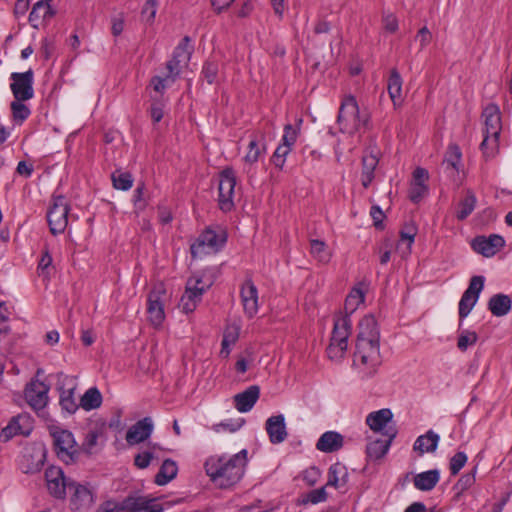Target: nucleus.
<instances>
[{
    "label": "nucleus",
    "instance_id": "nucleus-13",
    "mask_svg": "<svg viewBox=\"0 0 512 512\" xmlns=\"http://www.w3.org/2000/svg\"><path fill=\"white\" fill-rule=\"evenodd\" d=\"M33 76L32 69L23 73L14 72L11 74L12 83L10 88L16 100L27 101L33 98Z\"/></svg>",
    "mask_w": 512,
    "mask_h": 512
},
{
    "label": "nucleus",
    "instance_id": "nucleus-60",
    "mask_svg": "<svg viewBox=\"0 0 512 512\" xmlns=\"http://www.w3.org/2000/svg\"><path fill=\"white\" fill-rule=\"evenodd\" d=\"M153 459V453L150 451H143L139 454H137L134 458V464L140 468L144 469L147 468Z\"/></svg>",
    "mask_w": 512,
    "mask_h": 512
},
{
    "label": "nucleus",
    "instance_id": "nucleus-55",
    "mask_svg": "<svg viewBox=\"0 0 512 512\" xmlns=\"http://www.w3.org/2000/svg\"><path fill=\"white\" fill-rule=\"evenodd\" d=\"M428 187L426 184L411 183L409 189V199L413 203H419L421 199L427 194Z\"/></svg>",
    "mask_w": 512,
    "mask_h": 512
},
{
    "label": "nucleus",
    "instance_id": "nucleus-50",
    "mask_svg": "<svg viewBox=\"0 0 512 512\" xmlns=\"http://www.w3.org/2000/svg\"><path fill=\"white\" fill-rule=\"evenodd\" d=\"M348 477L349 472L346 465L336 462L330 466L327 480H347Z\"/></svg>",
    "mask_w": 512,
    "mask_h": 512
},
{
    "label": "nucleus",
    "instance_id": "nucleus-64",
    "mask_svg": "<svg viewBox=\"0 0 512 512\" xmlns=\"http://www.w3.org/2000/svg\"><path fill=\"white\" fill-rule=\"evenodd\" d=\"M383 24L387 32L395 33L398 30V20L393 14L385 15L383 17Z\"/></svg>",
    "mask_w": 512,
    "mask_h": 512
},
{
    "label": "nucleus",
    "instance_id": "nucleus-43",
    "mask_svg": "<svg viewBox=\"0 0 512 512\" xmlns=\"http://www.w3.org/2000/svg\"><path fill=\"white\" fill-rule=\"evenodd\" d=\"M499 137L500 136H491L488 138V134H484L480 149L486 158L493 157L497 154L499 149Z\"/></svg>",
    "mask_w": 512,
    "mask_h": 512
},
{
    "label": "nucleus",
    "instance_id": "nucleus-37",
    "mask_svg": "<svg viewBox=\"0 0 512 512\" xmlns=\"http://www.w3.org/2000/svg\"><path fill=\"white\" fill-rule=\"evenodd\" d=\"M265 149V143L261 144L256 135L252 136L248 144V151L244 157L245 163L250 165L256 163Z\"/></svg>",
    "mask_w": 512,
    "mask_h": 512
},
{
    "label": "nucleus",
    "instance_id": "nucleus-42",
    "mask_svg": "<svg viewBox=\"0 0 512 512\" xmlns=\"http://www.w3.org/2000/svg\"><path fill=\"white\" fill-rule=\"evenodd\" d=\"M189 41L190 38L188 36H185L177 45L173 52L172 58L175 59L182 66L186 65L190 60L191 51L188 48Z\"/></svg>",
    "mask_w": 512,
    "mask_h": 512
},
{
    "label": "nucleus",
    "instance_id": "nucleus-53",
    "mask_svg": "<svg viewBox=\"0 0 512 512\" xmlns=\"http://www.w3.org/2000/svg\"><path fill=\"white\" fill-rule=\"evenodd\" d=\"M144 192H145V184L144 183L138 184L137 188L134 190L132 202H133L134 208L137 212H142L147 207V201L144 198Z\"/></svg>",
    "mask_w": 512,
    "mask_h": 512
},
{
    "label": "nucleus",
    "instance_id": "nucleus-49",
    "mask_svg": "<svg viewBox=\"0 0 512 512\" xmlns=\"http://www.w3.org/2000/svg\"><path fill=\"white\" fill-rule=\"evenodd\" d=\"M327 498V493L325 491V487H320L314 490H311L302 495L301 503L302 504H317L319 502L325 501Z\"/></svg>",
    "mask_w": 512,
    "mask_h": 512
},
{
    "label": "nucleus",
    "instance_id": "nucleus-51",
    "mask_svg": "<svg viewBox=\"0 0 512 512\" xmlns=\"http://www.w3.org/2000/svg\"><path fill=\"white\" fill-rule=\"evenodd\" d=\"M52 265V256L49 251L46 249L43 251L42 256L38 262L37 273L44 280H49V271L48 269Z\"/></svg>",
    "mask_w": 512,
    "mask_h": 512
},
{
    "label": "nucleus",
    "instance_id": "nucleus-41",
    "mask_svg": "<svg viewBox=\"0 0 512 512\" xmlns=\"http://www.w3.org/2000/svg\"><path fill=\"white\" fill-rule=\"evenodd\" d=\"M178 466L174 460L166 459L162 463L154 480H173L177 476Z\"/></svg>",
    "mask_w": 512,
    "mask_h": 512
},
{
    "label": "nucleus",
    "instance_id": "nucleus-20",
    "mask_svg": "<svg viewBox=\"0 0 512 512\" xmlns=\"http://www.w3.org/2000/svg\"><path fill=\"white\" fill-rule=\"evenodd\" d=\"M30 417L27 414H20L13 417L8 425L2 429L1 436L8 440L15 435L27 436L30 434Z\"/></svg>",
    "mask_w": 512,
    "mask_h": 512
},
{
    "label": "nucleus",
    "instance_id": "nucleus-19",
    "mask_svg": "<svg viewBox=\"0 0 512 512\" xmlns=\"http://www.w3.org/2000/svg\"><path fill=\"white\" fill-rule=\"evenodd\" d=\"M383 434L387 437L386 440L377 439L368 443L366 454L369 459L378 460L388 452L392 441L397 435V430L395 428H388Z\"/></svg>",
    "mask_w": 512,
    "mask_h": 512
},
{
    "label": "nucleus",
    "instance_id": "nucleus-28",
    "mask_svg": "<svg viewBox=\"0 0 512 512\" xmlns=\"http://www.w3.org/2000/svg\"><path fill=\"white\" fill-rule=\"evenodd\" d=\"M393 413L388 408H383L378 411L371 412L366 417V424L374 432H381L392 420Z\"/></svg>",
    "mask_w": 512,
    "mask_h": 512
},
{
    "label": "nucleus",
    "instance_id": "nucleus-46",
    "mask_svg": "<svg viewBox=\"0 0 512 512\" xmlns=\"http://www.w3.org/2000/svg\"><path fill=\"white\" fill-rule=\"evenodd\" d=\"M23 102L16 99L11 102L12 117L15 122L22 123L30 116L31 111Z\"/></svg>",
    "mask_w": 512,
    "mask_h": 512
},
{
    "label": "nucleus",
    "instance_id": "nucleus-23",
    "mask_svg": "<svg viewBox=\"0 0 512 512\" xmlns=\"http://www.w3.org/2000/svg\"><path fill=\"white\" fill-rule=\"evenodd\" d=\"M344 445L343 436L336 431L324 432L316 443V449L324 453L339 451Z\"/></svg>",
    "mask_w": 512,
    "mask_h": 512
},
{
    "label": "nucleus",
    "instance_id": "nucleus-14",
    "mask_svg": "<svg viewBox=\"0 0 512 512\" xmlns=\"http://www.w3.org/2000/svg\"><path fill=\"white\" fill-rule=\"evenodd\" d=\"M505 246V240L498 234H491L489 236H476L472 242V249L484 257H493Z\"/></svg>",
    "mask_w": 512,
    "mask_h": 512
},
{
    "label": "nucleus",
    "instance_id": "nucleus-7",
    "mask_svg": "<svg viewBox=\"0 0 512 512\" xmlns=\"http://www.w3.org/2000/svg\"><path fill=\"white\" fill-rule=\"evenodd\" d=\"M49 432L57 457L66 464L74 463L79 458L80 448L72 432L60 427H53Z\"/></svg>",
    "mask_w": 512,
    "mask_h": 512
},
{
    "label": "nucleus",
    "instance_id": "nucleus-29",
    "mask_svg": "<svg viewBox=\"0 0 512 512\" xmlns=\"http://www.w3.org/2000/svg\"><path fill=\"white\" fill-rule=\"evenodd\" d=\"M476 205L477 198L475 193L471 189H467L464 197L457 204L455 217L459 221H464L471 215Z\"/></svg>",
    "mask_w": 512,
    "mask_h": 512
},
{
    "label": "nucleus",
    "instance_id": "nucleus-6",
    "mask_svg": "<svg viewBox=\"0 0 512 512\" xmlns=\"http://www.w3.org/2000/svg\"><path fill=\"white\" fill-rule=\"evenodd\" d=\"M354 364L362 367L366 376L374 375L382 364L379 341H357Z\"/></svg>",
    "mask_w": 512,
    "mask_h": 512
},
{
    "label": "nucleus",
    "instance_id": "nucleus-58",
    "mask_svg": "<svg viewBox=\"0 0 512 512\" xmlns=\"http://www.w3.org/2000/svg\"><path fill=\"white\" fill-rule=\"evenodd\" d=\"M322 476V471L317 466H310L303 470L295 480H318Z\"/></svg>",
    "mask_w": 512,
    "mask_h": 512
},
{
    "label": "nucleus",
    "instance_id": "nucleus-22",
    "mask_svg": "<svg viewBox=\"0 0 512 512\" xmlns=\"http://www.w3.org/2000/svg\"><path fill=\"white\" fill-rule=\"evenodd\" d=\"M260 396V388L257 385L248 387L245 391L234 396L236 409L241 413L249 412Z\"/></svg>",
    "mask_w": 512,
    "mask_h": 512
},
{
    "label": "nucleus",
    "instance_id": "nucleus-35",
    "mask_svg": "<svg viewBox=\"0 0 512 512\" xmlns=\"http://www.w3.org/2000/svg\"><path fill=\"white\" fill-rule=\"evenodd\" d=\"M186 284L194 290L200 289L201 294H204L213 285V279L206 272H197L188 278Z\"/></svg>",
    "mask_w": 512,
    "mask_h": 512
},
{
    "label": "nucleus",
    "instance_id": "nucleus-24",
    "mask_svg": "<svg viewBox=\"0 0 512 512\" xmlns=\"http://www.w3.org/2000/svg\"><path fill=\"white\" fill-rule=\"evenodd\" d=\"M379 341L380 331L373 315L364 316L359 322L357 341Z\"/></svg>",
    "mask_w": 512,
    "mask_h": 512
},
{
    "label": "nucleus",
    "instance_id": "nucleus-18",
    "mask_svg": "<svg viewBox=\"0 0 512 512\" xmlns=\"http://www.w3.org/2000/svg\"><path fill=\"white\" fill-rule=\"evenodd\" d=\"M265 429L272 444H280L284 442L288 436L283 414L269 417L266 420Z\"/></svg>",
    "mask_w": 512,
    "mask_h": 512
},
{
    "label": "nucleus",
    "instance_id": "nucleus-21",
    "mask_svg": "<svg viewBox=\"0 0 512 512\" xmlns=\"http://www.w3.org/2000/svg\"><path fill=\"white\" fill-rule=\"evenodd\" d=\"M70 485V491H73L71 495V509L73 510H83L89 508L93 503V494L92 492L84 485L78 483L77 485Z\"/></svg>",
    "mask_w": 512,
    "mask_h": 512
},
{
    "label": "nucleus",
    "instance_id": "nucleus-54",
    "mask_svg": "<svg viewBox=\"0 0 512 512\" xmlns=\"http://www.w3.org/2000/svg\"><path fill=\"white\" fill-rule=\"evenodd\" d=\"M299 135V127H294L291 124L284 126V134L282 135L281 143L293 147Z\"/></svg>",
    "mask_w": 512,
    "mask_h": 512
},
{
    "label": "nucleus",
    "instance_id": "nucleus-11",
    "mask_svg": "<svg viewBox=\"0 0 512 512\" xmlns=\"http://www.w3.org/2000/svg\"><path fill=\"white\" fill-rule=\"evenodd\" d=\"M484 283L485 278L481 275L473 276L470 279L468 288L462 294L458 305V313L461 321L469 315L473 307L476 305L480 293L484 288Z\"/></svg>",
    "mask_w": 512,
    "mask_h": 512
},
{
    "label": "nucleus",
    "instance_id": "nucleus-34",
    "mask_svg": "<svg viewBox=\"0 0 512 512\" xmlns=\"http://www.w3.org/2000/svg\"><path fill=\"white\" fill-rule=\"evenodd\" d=\"M310 253L320 263H328L331 259V252L326 243L322 240L312 239L310 241Z\"/></svg>",
    "mask_w": 512,
    "mask_h": 512
},
{
    "label": "nucleus",
    "instance_id": "nucleus-31",
    "mask_svg": "<svg viewBox=\"0 0 512 512\" xmlns=\"http://www.w3.org/2000/svg\"><path fill=\"white\" fill-rule=\"evenodd\" d=\"M402 84L403 80L400 73L396 68H392L387 83V90L394 106L402 103Z\"/></svg>",
    "mask_w": 512,
    "mask_h": 512
},
{
    "label": "nucleus",
    "instance_id": "nucleus-16",
    "mask_svg": "<svg viewBox=\"0 0 512 512\" xmlns=\"http://www.w3.org/2000/svg\"><path fill=\"white\" fill-rule=\"evenodd\" d=\"M482 117L484 119L483 134H488V138L491 136H500L502 122L498 105L494 103L487 105L482 112Z\"/></svg>",
    "mask_w": 512,
    "mask_h": 512
},
{
    "label": "nucleus",
    "instance_id": "nucleus-33",
    "mask_svg": "<svg viewBox=\"0 0 512 512\" xmlns=\"http://www.w3.org/2000/svg\"><path fill=\"white\" fill-rule=\"evenodd\" d=\"M102 395L96 387L89 388L80 399V406L86 410H94L101 406Z\"/></svg>",
    "mask_w": 512,
    "mask_h": 512
},
{
    "label": "nucleus",
    "instance_id": "nucleus-38",
    "mask_svg": "<svg viewBox=\"0 0 512 512\" xmlns=\"http://www.w3.org/2000/svg\"><path fill=\"white\" fill-rule=\"evenodd\" d=\"M365 300L364 292L360 288H353L345 300V315L352 314Z\"/></svg>",
    "mask_w": 512,
    "mask_h": 512
},
{
    "label": "nucleus",
    "instance_id": "nucleus-15",
    "mask_svg": "<svg viewBox=\"0 0 512 512\" xmlns=\"http://www.w3.org/2000/svg\"><path fill=\"white\" fill-rule=\"evenodd\" d=\"M240 297L244 313L248 318H253L259 309L258 289L251 278L246 279L240 288Z\"/></svg>",
    "mask_w": 512,
    "mask_h": 512
},
{
    "label": "nucleus",
    "instance_id": "nucleus-36",
    "mask_svg": "<svg viewBox=\"0 0 512 512\" xmlns=\"http://www.w3.org/2000/svg\"><path fill=\"white\" fill-rule=\"evenodd\" d=\"M462 153L457 144H450L447 148L443 165H446V169H451L453 172H458L459 165L461 162Z\"/></svg>",
    "mask_w": 512,
    "mask_h": 512
},
{
    "label": "nucleus",
    "instance_id": "nucleus-4",
    "mask_svg": "<svg viewBox=\"0 0 512 512\" xmlns=\"http://www.w3.org/2000/svg\"><path fill=\"white\" fill-rule=\"evenodd\" d=\"M227 238L226 230L221 227L206 228L190 246L192 257L198 258L219 252L225 246Z\"/></svg>",
    "mask_w": 512,
    "mask_h": 512
},
{
    "label": "nucleus",
    "instance_id": "nucleus-47",
    "mask_svg": "<svg viewBox=\"0 0 512 512\" xmlns=\"http://www.w3.org/2000/svg\"><path fill=\"white\" fill-rule=\"evenodd\" d=\"M47 489L51 496L56 499L64 500L66 498V491L70 489V485L75 482H46Z\"/></svg>",
    "mask_w": 512,
    "mask_h": 512
},
{
    "label": "nucleus",
    "instance_id": "nucleus-30",
    "mask_svg": "<svg viewBox=\"0 0 512 512\" xmlns=\"http://www.w3.org/2000/svg\"><path fill=\"white\" fill-rule=\"evenodd\" d=\"M203 294L200 289L194 290L186 284L185 291L180 299L179 307L186 314L192 313L202 300Z\"/></svg>",
    "mask_w": 512,
    "mask_h": 512
},
{
    "label": "nucleus",
    "instance_id": "nucleus-39",
    "mask_svg": "<svg viewBox=\"0 0 512 512\" xmlns=\"http://www.w3.org/2000/svg\"><path fill=\"white\" fill-rule=\"evenodd\" d=\"M75 387H71L68 389H61L59 404L62 410L68 412L69 414H73L78 409L79 405L77 404L74 397Z\"/></svg>",
    "mask_w": 512,
    "mask_h": 512
},
{
    "label": "nucleus",
    "instance_id": "nucleus-40",
    "mask_svg": "<svg viewBox=\"0 0 512 512\" xmlns=\"http://www.w3.org/2000/svg\"><path fill=\"white\" fill-rule=\"evenodd\" d=\"M113 187L117 190L127 191L133 186V177L130 172L116 170L111 174Z\"/></svg>",
    "mask_w": 512,
    "mask_h": 512
},
{
    "label": "nucleus",
    "instance_id": "nucleus-17",
    "mask_svg": "<svg viewBox=\"0 0 512 512\" xmlns=\"http://www.w3.org/2000/svg\"><path fill=\"white\" fill-rule=\"evenodd\" d=\"M153 432V421L145 417L132 425L126 433V441L129 445H135L147 440Z\"/></svg>",
    "mask_w": 512,
    "mask_h": 512
},
{
    "label": "nucleus",
    "instance_id": "nucleus-59",
    "mask_svg": "<svg viewBox=\"0 0 512 512\" xmlns=\"http://www.w3.org/2000/svg\"><path fill=\"white\" fill-rule=\"evenodd\" d=\"M182 65L180 63H178L175 59L171 58L167 63H166V69L168 71V75H169V78H170V82L171 83H174V81L176 80V78L180 75L181 73V69H182Z\"/></svg>",
    "mask_w": 512,
    "mask_h": 512
},
{
    "label": "nucleus",
    "instance_id": "nucleus-52",
    "mask_svg": "<svg viewBox=\"0 0 512 512\" xmlns=\"http://www.w3.org/2000/svg\"><path fill=\"white\" fill-rule=\"evenodd\" d=\"M467 459V455L462 451L457 452L451 457L449 461L451 476H456L459 473V471L465 466Z\"/></svg>",
    "mask_w": 512,
    "mask_h": 512
},
{
    "label": "nucleus",
    "instance_id": "nucleus-44",
    "mask_svg": "<svg viewBox=\"0 0 512 512\" xmlns=\"http://www.w3.org/2000/svg\"><path fill=\"white\" fill-rule=\"evenodd\" d=\"M477 340L478 335L475 331H470L467 329L462 330L458 335L457 348L460 351L465 352L468 347L475 345Z\"/></svg>",
    "mask_w": 512,
    "mask_h": 512
},
{
    "label": "nucleus",
    "instance_id": "nucleus-63",
    "mask_svg": "<svg viewBox=\"0 0 512 512\" xmlns=\"http://www.w3.org/2000/svg\"><path fill=\"white\" fill-rule=\"evenodd\" d=\"M416 39L419 40L420 50H423L432 41V34L429 29L424 26L417 32Z\"/></svg>",
    "mask_w": 512,
    "mask_h": 512
},
{
    "label": "nucleus",
    "instance_id": "nucleus-26",
    "mask_svg": "<svg viewBox=\"0 0 512 512\" xmlns=\"http://www.w3.org/2000/svg\"><path fill=\"white\" fill-rule=\"evenodd\" d=\"M439 441L440 436L433 430H429L416 438L413 444V450L417 452L419 456L425 453H432L437 449Z\"/></svg>",
    "mask_w": 512,
    "mask_h": 512
},
{
    "label": "nucleus",
    "instance_id": "nucleus-5",
    "mask_svg": "<svg viewBox=\"0 0 512 512\" xmlns=\"http://www.w3.org/2000/svg\"><path fill=\"white\" fill-rule=\"evenodd\" d=\"M351 329L352 322L349 315H341L335 319L330 344L327 347L329 359L339 361L344 357Z\"/></svg>",
    "mask_w": 512,
    "mask_h": 512
},
{
    "label": "nucleus",
    "instance_id": "nucleus-27",
    "mask_svg": "<svg viewBox=\"0 0 512 512\" xmlns=\"http://www.w3.org/2000/svg\"><path fill=\"white\" fill-rule=\"evenodd\" d=\"M487 308L495 317L507 315L512 308V300L509 295L498 293L492 295L487 303Z\"/></svg>",
    "mask_w": 512,
    "mask_h": 512
},
{
    "label": "nucleus",
    "instance_id": "nucleus-3",
    "mask_svg": "<svg viewBox=\"0 0 512 512\" xmlns=\"http://www.w3.org/2000/svg\"><path fill=\"white\" fill-rule=\"evenodd\" d=\"M369 121L367 113H361L354 96H346L339 109L337 122L342 133L355 134L361 128L366 127Z\"/></svg>",
    "mask_w": 512,
    "mask_h": 512
},
{
    "label": "nucleus",
    "instance_id": "nucleus-48",
    "mask_svg": "<svg viewBox=\"0 0 512 512\" xmlns=\"http://www.w3.org/2000/svg\"><path fill=\"white\" fill-rule=\"evenodd\" d=\"M292 148L288 145L280 143L274 151L271 161L275 167L282 169L286 162V157L291 152Z\"/></svg>",
    "mask_w": 512,
    "mask_h": 512
},
{
    "label": "nucleus",
    "instance_id": "nucleus-1",
    "mask_svg": "<svg viewBox=\"0 0 512 512\" xmlns=\"http://www.w3.org/2000/svg\"><path fill=\"white\" fill-rule=\"evenodd\" d=\"M247 450L242 449L234 455H213L205 462V470L211 480H241L247 466Z\"/></svg>",
    "mask_w": 512,
    "mask_h": 512
},
{
    "label": "nucleus",
    "instance_id": "nucleus-2",
    "mask_svg": "<svg viewBox=\"0 0 512 512\" xmlns=\"http://www.w3.org/2000/svg\"><path fill=\"white\" fill-rule=\"evenodd\" d=\"M163 504L158 498L133 494L121 502L108 500L102 503L96 512H163Z\"/></svg>",
    "mask_w": 512,
    "mask_h": 512
},
{
    "label": "nucleus",
    "instance_id": "nucleus-45",
    "mask_svg": "<svg viewBox=\"0 0 512 512\" xmlns=\"http://www.w3.org/2000/svg\"><path fill=\"white\" fill-rule=\"evenodd\" d=\"M219 65L214 61H206L202 67L201 75L210 85L218 83Z\"/></svg>",
    "mask_w": 512,
    "mask_h": 512
},
{
    "label": "nucleus",
    "instance_id": "nucleus-25",
    "mask_svg": "<svg viewBox=\"0 0 512 512\" xmlns=\"http://www.w3.org/2000/svg\"><path fill=\"white\" fill-rule=\"evenodd\" d=\"M55 11L46 1H38L34 4L30 14L29 23L35 29H39L44 21L51 19Z\"/></svg>",
    "mask_w": 512,
    "mask_h": 512
},
{
    "label": "nucleus",
    "instance_id": "nucleus-56",
    "mask_svg": "<svg viewBox=\"0 0 512 512\" xmlns=\"http://www.w3.org/2000/svg\"><path fill=\"white\" fill-rule=\"evenodd\" d=\"M99 433L96 430H90L86 436L85 440L82 443V446L80 448V453L84 451L87 454L92 453L93 447L97 444Z\"/></svg>",
    "mask_w": 512,
    "mask_h": 512
},
{
    "label": "nucleus",
    "instance_id": "nucleus-61",
    "mask_svg": "<svg viewBox=\"0 0 512 512\" xmlns=\"http://www.w3.org/2000/svg\"><path fill=\"white\" fill-rule=\"evenodd\" d=\"M45 480L57 481V480H67V479L65 478L64 472L60 467L50 466L45 471Z\"/></svg>",
    "mask_w": 512,
    "mask_h": 512
},
{
    "label": "nucleus",
    "instance_id": "nucleus-9",
    "mask_svg": "<svg viewBox=\"0 0 512 512\" xmlns=\"http://www.w3.org/2000/svg\"><path fill=\"white\" fill-rule=\"evenodd\" d=\"M69 204L64 196H55L47 212V221L53 235L61 234L68 224Z\"/></svg>",
    "mask_w": 512,
    "mask_h": 512
},
{
    "label": "nucleus",
    "instance_id": "nucleus-57",
    "mask_svg": "<svg viewBox=\"0 0 512 512\" xmlns=\"http://www.w3.org/2000/svg\"><path fill=\"white\" fill-rule=\"evenodd\" d=\"M416 234L417 228L414 224L405 225L404 229L400 232L401 241L407 243L409 250L414 243Z\"/></svg>",
    "mask_w": 512,
    "mask_h": 512
},
{
    "label": "nucleus",
    "instance_id": "nucleus-32",
    "mask_svg": "<svg viewBox=\"0 0 512 512\" xmlns=\"http://www.w3.org/2000/svg\"><path fill=\"white\" fill-rule=\"evenodd\" d=\"M378 162L377 156L372 152L362 157L361 183L364 188H368L374 180V172Z\"/></svg>",
    "mask_w": 512,
    "mask_h": 512
},
{
    "label": "nucleus",
    "instance_id": "nucleus-8",
    "mask_svg": "<svg viewBox=\"0 0 512 512\" xmlns=\"http://www.w3.org/2000/svg\"><path fill=\"white\" fill-rule=\"evenodd\" d=\"M50 386L37 378H33L26 384L24 397L28 405L38 414L44 415L45 407L49 402Z\"/></svg>",
    "mask_w": 512,
    "mask_h": 512
},
{
    "label": "nucleus",
    "instance_id": "nucleus-10",
    "mask_svg": "<svg viewBox=\"0 0 512 512\" xmlns=\"http://www.w3.org/2000/svg\"><path fill=\"white\" fill-rule=\"evenodd\" d=\"M166 289L162 283L155 285L147 297V314L149 322L156 328L165 320L164 298Z\"/></svg>",
    "mask_w": 512,
    "mask_h": 512
},
{
    "label": "nucleus",
    "instance_id": "nucleus-12",
    "mask_svg": "<svg viewBox=\"0 0 512 512\" xmlns=\"http://www.w3.org/2000/svg\"><path fill=\"white\" fill-rule=\"evenodd\" d=\"M236 186V175L233 168L227 167L220 173L219 180V208L228 212L231 211L234 207L233 196Z\"/></svg>",
    "mask_w": 512,
    "mask_h": 512
},
{
    "label": "nucleus",
    "instance_id": "nucleus-62",
    "mask_svg": "<svg viewBox=\"0 0 512 512\" xmlns=\"http://www.w3.org/2000/svg\"><path fill=\"white\" fill-rule=\"evenodd\" d=\"M170 84L172 83L170 82L168 74L165 77L154 76L151 79V85L153 86V89L158 93H162Z\"/></svg>",
    "mask_w": 512,
    "mask_h": 512
}]
</instances>
